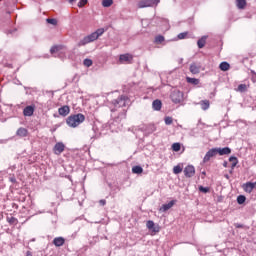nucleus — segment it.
<instances>
[{
    "instance_id": "1",
    "label": "nucleus",
    "mask_w": 256,
    "mask_h": 256,
    "mask_svg": "<svg viewBox=\"0 0 256 256\" xmlns=\"http://www.w3.org/2000/svg\"><path fill=\"white\" fill-rule=\"evenodd\" d=\"M83 121H85V115L79 113L69 116L66 120V123L69 127H79Z\"/></svg>"
},
{
    "instance_id": "2",
    "label": "nucleus",
    "mask_w": 256,
    "mask_h": 256,
    "mask_svg": "<svg viewBox=\"0 0 256 256\" xmlns=\"http://www.w3.org/2000/svg\"><path fill=\"white\" fill-rule=\"evenodd\" d=\"M161 0H140L137 3L138 9H145V7H154V5H159Z\"/></svg>"
},
{
    "instance_id": "3",
    "label": "nucleus",
    "mask_w": 256,
    "mask_h": 256,
    "mask_svg": "<svg viewBox=\"0 0 256 256\" xmlns=\"http://www.w3.org/2000/svg\"><path fill=\"white\" fill-rule=\"evenodd\" d=\"M99 39L97 37V34L95 32L91 33L90 35L84 37L80 42L78 43L79 47H83V45H87L89 43H93V41H97Z\"/></svg>"
},
{
    "instance_id": "4",
    "label": "nucleus",
    "mask_w": 256,
    "mask_h": 256,
    "mask_svg": "<svg viewBox=\"0 0 256 256\" xmlns=\"http://www.w3.org/2000/svg\"><path fill=\"white\" fill-rule=\"evenodd\" d=\"M170 99L173 103H182L183 101V92L174 89L170 94Z\"/></svg>"
},
{
    "instance_id": "5",
    "label": "nucleus",
    "mask_w": 256,
    "mask_h": 256,
    "mask_svg": "<svg viewBox=\"0 0 256 256\" xmlns=\"http://www.w3.org/2000/svg\"><path fill=\"white\" fill-rule=\"evenodd\" d=\"M114 107H127L129 103H131V100H129V97L127 96H121L120 98L114 100Z\"/></svg>"
},
{
    "instance_id": "6",
    "label": "nucleus",
    "mask_w": 256,
    "mask_h": 256,
    "mask_svg": "<svg viewBox=\"0 0 256 256\" xmlns=\"http://www.w3.org/2000/svg\"><path fill=\"white\" fill-rule=\"evenodd\" d=\"M133 62V55L127 53V54H121L119 57V63H122L123 65H129V63Z\"/></svg>"
},
{
    "instance_id": "7",
    "label": "nucleus",
    "mask_w": 256,
    "mask_h": 256,
    "mask_svg": "<svg viewBox=\"0 0 256 256\" xmlns=\"http://www.w3.org/2000/svg\"><path fill=\"white\" fill-rule=\"evenodd\" d=\"M217 148H212L210 149L204 156L203 158V163H209V161H211V159H213V157L217 156Z\"/></svg>"
},
{
    "instance_id": "8",
    "label": "nucleus",
    "mask_w": 256,
    "mask_h": 256,
    "mask_svg": "<svg viewBox=\"0 0 256 256\" xmlns=\"http://www.w3.org/2000/svg\"><path fill=\"white\" fill-rule=\"evenodd\" d=\"M51 55H54V57H63V53H65V50H63V47L61 46H54L50 49Z\"/></svg>"
},
{
    "instance_id": "9",
    "label": "nucleus",
    "mask_w": 256,
    "mask_h": 256,
    "mask_svg": "<svg viewBox=\"0 0 256 256\" xmlns=\"http://www.w3.org/2000/svg\"><path fill=\"white\" fill-rule=\"evenodd\" d=\"M63 151H65V144H63L62 142L56 143L53 149L54 154L61 155Z\"/></svg>"
},
{
    "instance_id": "10",
    "label": "nucleus",
    "mask_w": 256,
    "mask_h": 256,
    "mask_svg": "<svg viewBox=\"0 0 256 256\" xmlns=\"http://www.w3.org/2000/svg\"><path fill=\"white\" fill-rule=\"evenodd\" d=\"M35 113V106L30 105L26 106L23 110L24 117H32V115Z\"/></svg>"
},
{
    "instance_id": "11",
    "label": "nucleus",
    "mask_w": 256,
    "mask_h": 256,
    "mask_svg": "<svg viewBox=\"0 0 256 256\" xmlns=\"http://www.w3.org/2000/svg\"><path fill=\"white\" fill-rule=\"evenodd\" d=\"M146 227L150 231H153V233H159V226H155V222H153L152 220L147 221Z\"/></svg>"
},
{
    "instance_id": "12",
    "label": "nucleus",
    "mask_w": 256,
    "mask_h": 256,
    "mask_svg": "<svg viewBox=\"0 0 256 256\" xmlns=\"http://www.w3.org/2000/svg\"><path fill=\"white\" fill-rule=\"evenodd\" d=\"M184 175L185 177H193V175H195V167L191 165L187 166L184 169Z\"/></svg>"
},
{
    "instance_id": "13",
    "label": "nucleus",
    "mask_w": 256,
    "mask_h": 256,
    "mask_svg": "<svg viewBox=\"0 0 256 256\" xmlns=\"http://www.w3.org/2000/svg\"><path fill=\"white\" fill-rule=\"evenodd\" d=\"M201 72V66L199 64H191L190 65V73H192V75H197Z\"/></svg>"
},
{
    "instance_id": "14",
    "label": "nucleus",
    "mask_w": 256,
    "mask_h": 256,
    "mask_svg": "<svg viewBox=\"0 0 256 256\" xmlns=\"http://www.w3.org/2000/svg\"><path fill=\"white\" fill-rule=\"evenodd\" d=\"M175 203H177V200H172L167 204H163L162 207L160 208V211H162L163 213H165L166 211H169V209H171V207H173Z\"/></svg>"
},
{
    "instance_id": "15",
    "label": "nucleus",
    "mask_w": 256,
    "mask_h": 256,
    "mask_svg": "<svg viewBox=\"0 0 256 256\" xmlns=\"http://www.w3.org/2000/svg\"><path fill=\"white\" fill-rule=\"evenodd\" d=\"M70 109L69 106H62L58 109V113L59 115H61L62 117H67V115H69L70 113Z\"/></svg>"
},
{
    "instance_id": "16",
    "label": "nucleus",
    "mask_w": 256,
    "mask_h": 256,
    "mask_svg": "<svg viewBox=\"0 0 256 256\" xmlns=\"http://www.w3.org/2000/svg\"><path fill=\"white\" fill-rule=\"evenodd\" d=\"M217 154L218 155H230L231 153V148L229 147H224V148H216Z\"/></svg>"
},
{
    "instance_id": "17",
    "label": "nucleus",
    "mask_w": 256,
    "mask_h": 256,
    "mask_svg": "<svg viewBox=\"0 0 256 256\" xmlns=\"http://www.w3.org/2000/svg\"><path fill=\"white\" fill-rule=\"evenodd\" d=\"M53 245H55V247H63V245H65V238L63 237L54 238Z\"/></svg>"
},
{
    "instance_id": "18",
    "label": "nucleus",
    "mask_w": 256,
    "mask_h": 256,
    "mask_svg": "<svg viewBox=\"0 0 256 256\" xmlns=\"http://www.w3.org/2000/svg\"><path fill=\"white\" fill-rule=\"evenodd\" d=\"M229 161H230V163H232V166H231V171H230V173H233V169H235V167H237V164L239 163V161L237 160V157H235V156H231L230 158H229Z\"/></svg>"
},
{
    "instance_id": "19",
    "label": "nucleus",
    "mask_w": 256,
    "mask_h": 256,
    "mask_svg": "<svg viewBox=\"0 0 256 256\" xmlns=\"http://www.w3.org/2000/svg\"><path fill=\"white\" fill-rule=\"evenodd\" d=\"M206 43H207V36H202L201 39L198 40L197 45L199 49H203Z\"/></svg>"
},
{
    "instance_id": "20",
    "label": "nucleus",
    "mask_w": 256,
    "mask_h": 256,
    "mask_svg": "<svg viewBox=\"0 0 256 256\" xmlns=\"http://www.w3.org/2000/svg\"><path fill=\"white\" fill-rule=\"evenodd\" d=\"M161 101L160 100H154L152 103V107L154 111H161Z\"/></svg>"
},
{
    "instance_id": "21",
    "label": "nucleus",
    "mask_w": 256,
    "mask_h": 256,
    "mask_svg": "<svg viewBox=\"0 0 256 256\" xmlns=\"http://www.w3.org/2000/svg\"><path fill=\"white\" fill-rule=\"evenodd\" d=\"M27 133H28V131L26 128H19L17 130L18 137H27Z\"/></svg>"
},
{
    "instance_id": "22",
    "label": "nucleus",
    "mask_w": 256,
    "mask_h": 256,
    "mask_svg": "<svg viewBox=\"0 0 256 256\" xmlns=\"http://www.w3.org/2000/svg\"><path fill=\"white\" fill-rule=\"evenodd\" d=\"M219 68L221 69V71H229L231 65H229V63L227 62H222L220 63Z\"/></svg>"
},
{
    "instance_id": "23",
    "label": "nucleus",
    "mask_w": 256,
    "mask_h": 256,
    "mask_svg": "<svg viewBox=\"0 0 256 256\" xmlns=\"http://www.w3.org/2000/svg\"><path fill=\"white\" fill-rule=\"evenodd\" d=\"M236 5L238 9H245V5H247L246 0H236Z\"/></svg>"
},
{
    "instance_id": "24",
    "label": "nucleus",
    "mask_w": 256,
    "mask_h": 256,
    "mask_svg": "<svg viewBox=\"0 0 256 256\" xmlns=\"http://www.w3.org/2000/svg\"><path fill=\"white\" fill-rule=\"evenodd\" d=\"M186 81L190 83V85H199V79L197 78L186 77Z\"/></svg>"
},
{
    "instance_id": "25",
    "label": "nucleus",
    "mask_w": 256,
    "mask_h": 256,
    "mask_svg": "<svg viewBox=\"0 0 256 256\" xmlns=\"http://www.w3.org/2000/svg\"><path fill=\"white\" fill-rule=\"evenodd\" d=\"M132 173L135 175H141V173H143V168L141 166H134L132 168Z\"/></svg>"
},
{
    "instance_id": "26",
    "label": "nucleus",
    "mask_w": 256,
    "mask_h": 256,
    "mask_svg": "<svg viewBox=\"0 0 256 256\" xmlns=\"http://www.w3.org/2000/svg\"><path fill=\"white\" fill-rule=\"evenodd\" d=\"M201 105V109H203V111H207V109H209V100H203L200 102Z\"/></svg>"
},
{
    "instance_id": "27",
    "label": "nucleus",
    "mask_w": 256,
    "mask_h": 256,
    "mask_svg": "<svg viewBox=\"0 0 256 256\" xmlns=\"http://www.w3.org/2000/svg\"><path fill=\"white\" fill-rule=\"evenodd\" d=\"M247 87H249V84H240L238 85L237 91L245 93V91H247Z\"/></svg>"
},
{
    "instance_id": "28",
    "label": "nucleus",
    "mask_w": 256,
    "mask_h": 256,
    "mask_svg": "<svg viewBox=\"0 0 256 256\" xmlns=\"http://www.w3.org/2000/svg\"><path fill=\"white\" fill-rule=\"evenodd\" d=\"M182 172H183V167H181V165L174 166L173 173L175 175H179V173H182Z\"/></svg>"
},
{
    "instance_id": "29",
    "label": "nucleus",
    "mask_w": 256,
    "mask_h": 256,
    "mask_svg": "<svg viewBox=\"0 0 256 256\" xmlns=\"http://www.w3.org/2000/svg\"><path fill=\"white\" fill-rule=\"evenodd\" d=\"M245 201H247V198L244 195H240L237 197V203L239 205H243V203H245Z\"/></svg>"
},
{
    "instance_id": "30",
    "label": "nucleus",
    "mask_w": 256,
    "mask_h": 256,
    "mask_svg": "<svg viewBox=\"0 0 256 256\" xmlns=\"http://www.w3.org/2000/svg\"><path fill=\"white\" fill-rule=\"evenodd\" d=\"M172 150L175 151V152L181 151V144L180 143L172 144Z\"/></svg>"
},
{
    "instance_id": "31",
    "label": "nucleus",
    "mask_w": 256,
    "mask_h": 256,
    "mask_svg": "<svg viewBox=\"0 0 256 256\" xmlns=\"http://www.w3.org/2000/svg\"><path fill=\"white\" fill-rule=\"evenodd\" d=\"M102 5L104 7H111L113 5V0H103Z\"/></svg>"
},
{
    "instance_id": "32",
    "label": "nucleus",
    "mask_w": 256,
    "mask_h": 256,
    "mask_svg": "<svg viewBox=\"0 0 256 256\" xmlns=\"http://www.w3.org/2000/svg\"><path fill=\"white\" fill-rule=\"evenodd\" d=\"M83 64L85 65V67H91V65H93V60L86 58L84 59Z\"/></svg>"
},
{
    "instance_id": "33",
    "label": "nucleus",
    "mask_w": 256,
    "mask_h": 256,
    "mask_svg": "<svg viewBox=\"0 0 256 256\" xmlns=\"http://www.w3.org/2000/svg\"><path fill=\"white\" fill-rule=\"evenodd\" d=\"M7 221L10 225H17V218L15 217H7Z\"/></svg>"
},
{
    "instance_id": "34",
    "label": "nucleus",
    "mask_w": 256,
    "mask_h": 256,
    "mask_svg": "<svg viewBox=\"0 0 256 256\" xmlns=\"http://www.w3.org/2000/svg\"><path fill=\"white\" fill-rule=\"evenodd\" d=\"M94 33H95V34L97 35V37L99 38V37H101V35H103V33H105V28H99V29H97Z\"/></svg>"
},
{
    "instance_id": "35",
    "label": "nucleus",
    "mask_w": 256,
    "mask_h": 256,
    "mask_svg": "<svg viewBox=\"0 0 256 256\" xmlns=\"http://www.w3.org/2000/svg\"><path fill=\"white\" fill-rule=\"evenodd\" d=\"M163 41H165V37H163L162 35L156 36L155 38L156 43H163Z\"/></svg>"
},
{
    "instance_id": "36",
    "label": "nucleus",
    "mask_w": 256,
    "mask_h": 256,
    "mask_svg": "<svg viewBox=\"0 0 256 256\" xmlns=\"http://www.w3.org/2000/svg\"><path fill=\"white\" fill-rule=\"evenodd\" d=\"M46 21L50 25H57V19H55V18H48Z\"/></svg>"
},
{
    "instance_id": "37",
    "label": "nucleus",
    "mask_w": 256,
    "mask_h": 256,
    "mask_svg": "<svg viewBox=\"0 0 256 256\" xmlns=\"http://www.w3.org/2000/svg\"><path fill=\"white\" fill-rule=\"evenodd\" d=\"M199 191L201 193H209V187L199 186Z\"/></svg>"
},
{
    "instance_id": "38",
    "label": "nucleus",
    "mask_w": 256,
    "mask_h": 256,
    "mask_svg": "<svg viewBox=\"0 0 256 256\" xmlns=\"http://www.w3.org/2000/svg\"><path fill=\"white\" fill-rule=\"evenodd\" d=\"M164 121H165V124H166V125H171V123H173V118L167 116V117L164 119Z\"/></svg>"
},
{
    "instance_id": "39",
    "label": "nucleus",
    "mask_w": 256,
    "mask_h": 256,
    "mask_svg": "<svg viewBox=\"0 0 256 256\" xmlns=\"http://www.w3.org/2000/svg\"><path fill=\"white\" fill-rule=\"evenodd\" d=\"M87 4V0H80L78 3V7H85V5Z\"/></svg>"
},
{
    "instance_id": "40",
    "label": "nucleus",
    "mask_w": 256,
    "mask_h": 256,
    "mask_svg": "<svg viewBox=\"0 0 256 256\" xmlns=\"http://www.w3.org/2000/svg\"><path fill=\"white\" fill-rule=\"evenodd\" d=\"M185 37H187V32H182L178 34V39H185Z\"/></svg>"
},
{
    "instance_id": "41",
    "label": "nucleus",
    "mask_w": 256,
    "mask_h": 256,
    "mask_svg": "<svg viewBox=\"0 0 256 256\" xmlns=\"http://www.w3.org/2000/svg\"><path fill=\"white\" fill-rule=\"evenodd\" d=\"M251 74L253 75L252 76V81H253V83H255V81H256V73H255V71L251 70Z\"/></svg>"
},
{
    "instance_id": "42",
    "label": "nucleus",
    "mask_w": 256,
    "mask_h": 256,
    "mask_svg": "<svg viewBox=\"0 0 256 256\" xmlns=\"http://www.w3.org/2000/svg\"><path fill=\"white\" fill-rule=\"evenodd\" d=\"M9 179L11 183H15L17 181V179H15V176H11Z\"/></svg>"
},
{
    "instance_id": "43",
    "label": "nucleus",
    "mask_w": 256,
    "mask_h": 256,
    "mask_svg": "<svg viewBox=\"0 0 256 256\" xmlns=\"http://www.w3.org/2000/svg\"><path fill=\"white\" fill-rule=\"evenodd\" d=\"M99 203H100V205L105 206V205L107 204V201H105V200H100Z\"/></svg>"
},
{
    "instance_id": "44",
    "label": "nucleus",
    "mask_w": 256,
    "mask_h": 256,
    "mask_svg": "<svg viewBox=\"0 0 256 256\" xmlns=\"http://www.w3.org/2000/svg\"><path fill=\"white\" fill-rule=\"evenodd\" d=\"M75 0H68L69 3H73Z\"/></svg>"
},
{
    "instance_id": "45",
    "label": "nucleus",
    "mask_w": 256,
    "mask_h": 256,
    "mask_svg": "<svg viewBox=\"0 0 256 256\" xmlns=\"http://www.w3.org/2000/svg\"><path fill=\"white\" fill-rule=\"evenodd\" d=\"M223 165H224V167H227V162H224V164H223Z\"/></svg>"
},
{
    "instance_id": "46",
    "label": "nucleus",
    "mask_w": 256,
    "mask_h": 256,
    "mask_svg": "<svg viewBox=\"0 0 256 256\" xmlns=\"http://www.w3.org/2000/svg\"><path fill=\"white\" fill-rule=\"evenodd\" d=\"M32 241H35V239H32Z\"/></svg>"
}]
</instances>
